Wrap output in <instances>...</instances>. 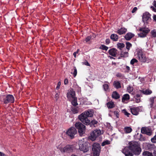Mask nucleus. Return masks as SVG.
Segmentation results:
<instances>
[{"label": "nucleus", "instance_id": "dca6fc26", "mask_svg": "<svg viewBox=\"0 0 156 156\" xmlns=\"http://www.w3.org/2000/svg\"><path fill=\"white\" fill-rule=\"evenodd\" d=\"M109 54L113 56H116V55L118 53L117 51L115 48H112L109 51Z\"/></svg>", "mask_w": 156, "mask_h": 156}, {"label": "nucleus", "instance_id": "aec40b11", "mask_svg": "<svg viewBox=\"0 0 156 156\" xmlns=\"http://www.w3.org/2000/svg\"><path fill=\"white\" fill-rule=\"evenodd\" d=\"M111 39L114 41H118V36L115 34H112L110 37Z\"/></svg>", "mask_w": 156, "mask_h": 156}, {"label": "nucleus", "instance_id": "72a5a7b5", "mask_svg": "<svg viewBox=\"0 0 156 156\" xmlns=\"http://www.w3.org/2000/svg\"><path fill=\"white\" fill-rule=\"evenodd\" d=\"M126 48L129 51L130 48L132 47V44L129 42H126Z\"/></svg>", "mask_w": 156, "mask_h": 156}, {"label": "nucleus", "instance_id": "ddd939ff", "mask_svg": "<svg viewBox=\"0 0 156 156\" xmlns=\"http://www.w3.org/2000/svg\"><path fill=\"white\" fill-rule=\"evenodd\" d=\"M141 132L142 133L151 136L152 133V130L148 127H143L141 129Z\"/></svg>", "mask_w": 156, "mask_h": 156}, {"label": "nucleus", "instance_id": "a878e982", "mask_svg": "<svg viewBox=\"0 0 156 156\" xmlns=\"http://www.w3.org/2000/svg\"><path fill=\"white\" fill-rule=\"evenodd\" d=\"M70 101H71V103L73 105L75 106L78 105L77 102V98L76 97Z\"/></svg>", "mask_w": 156, "mask_h": 156}, {"label": "nucleus", "instance_id": "9d476101", "mask_svg": "<svg viewBox=\"0 0 156 156\" xmlns=\"http://www.w3.org/2000/svg\"><path fill=\"white\" fill-rule=\"evenodd\" d=\"M140 33L138 34L139 37H145L150 31V30L146 28H141L140 29Z\"/></svg>", "mask_w": 156, "mask_h": 156}, {"label": "nucleus", "instance_id": "412c9836", "mask_svg": "<svg viewBox=\"0 0 156 156\" xmlns=\"http://www.w3.org/2000/svg\"><path fill=\"white\" fill-rule=\"evenodd\" d=\"M129 96L128 94H126L123 95L122 99V102L125 103V101L129 100Z\"/></svg>", "mask_w": 156, "mask_h": 156}, {"label": "nucleus", "instance_id": "b1692460", "mask_svg": "<svg viewBox=\"0 0 156 156\" xmlns=\"http://www.w3.org/2000/svg\"><path fill=\"white\" fill-rule=\"evenodd\" d=\"M103 87L104 91H108L109 90V84L105 83L103 85Z\"/></svg>", "mask_w": 156, "mask_h": 156}, {"label": "nucleus", "instance_id": "a18cd8bd", "mask_svg": "<svg viewBox=\"0 0 156 156\" xmlns=\"http://www.w3.org/2000/svg\"><path fill=\"white\" fill-rule=\"evenodd\" d=\"M83 64L86 65V66H90V65L88 63V62H87V60H85L83 62Z\"/></svg>", "mask_w": 156, "mask_h": 156}, {"label": "nucleus", "instance_id": "a19ab883", "mask_svg": "<svg viewBox=\"0 0 156 156\" xmlns=\"http://www.w3.org/2000/svg\"><path fill=\"white\" fill-rule=\"evenodd\" d=\"M139 140L140 141H144L145 140L146 138L143 135H140Z\"/></svg>", "mask_w": 156, "mask_h": 156}, {"label": "nucleus", "instance_id": "7c9ffc66", "mask_svg": "<svg viewBox=\"0 0 156 156\" xmlns=\"http://www.w3.org/2000/svg\"><path fill=\"white\" fill-rule=\"evenodd\" d=\"M140 95L138 94L136 95V96H135L134 97L136 99V101L137 103H139L140 101Z\"/></svg>", "mask_w": 156, "mask_h": 156}, {"label": "nucleus", "instance_id": "6e6d98bb", "mask_svg": "<svg viewBox=\"0 0 156 156\" xmlns=\"http://www.w3.org/2000/svg\"><path fill=\"white\" fill-rule=\"evenodd\" d=\"M126 69L127 70H129V69H130V68H129V66H126Z\"/></svg>", "mask_w": 156, "mask_h": 156}, {"label": "nucleus", "instance_id": "864d4df0", "mask_svg": "<svg viewBox=\"0 0 156 156\" xmlns=\"http://www.w3.org/2000/svg\"><path fill=\"white\" fill-rule=\"evenodd\" d=\"M68 83V80L67 79H66L64 80V83L65 84H66Z\"/></svg>", "mask_w": 156, "mask_h": 156}, {"label": "nucleus", "instance_id": "79ce46f5", "mask_svg": "<svg viewBox=\"0 0 156 156\" xmlns=\"http://www.w3.org/2000/svg\"><path fill=\"white\" fill-rule=\"evenodd\" d=\"M151 142L154 143H156V135L151 139Z\"/></svg>", "mask_w": 156, "mask_h": 156}, {"label": "nucleus", "instance_id": "f704fd0d", "mask_svg": "<svg viewBox=\"0 0 156 156\" xmlns=\"http://www.w3.org/2000/svg\"><path fill=\"white\" fill-rule=\"evenodd\" d=\"M73 69H74V72L73 73H72L73 74L74 77H75L77 75V69L75 67H73Z\"/></svg>", "mask_w": 156, "mask_h": 156}, {"label": "nucleus", "instance_id": "5fc2aeb1", "mask_svg": "<svg viewBox=\"0 0 156 156\" xmlns=\"http://www.w3.org/2000/svg\"><path fill=\"white\" fill-rule=\"evenodd\" d=\"M154 5L156 8V1H154Z\"/></svg>", "mask_w": 156, "mask_h": 156}, {"label": "nucleus", "instance_id": "4468645a", "mask_svg": "<svg viewBox=\"0 0 156 156\" xmlns=\"http://www.w3.org/2000/svg\"><path fill=\"white\" fill-rule=\"evenodd\" d=\"M67 97L69 100L76 98L75 92L72 89L69 90L67 94Z\"/></svg>", "mask_w": 156, "mask_h": 156}, {"label": "nucleus", "instance_id": "4c0bfd02", "mask_svg": "<svg viewBox=\"0 0 156 156\" xmlns=\"http://www.w3.org/2000/svg\"><path fill=\"white\" fill-rule=\"evenodd\" d=\"M72 111L73 113L75 114L78 112V109L77 108L74 107L72 108Z\"/></svg>", "mask_w": 156, "mask_h": 156}, {"label": "nucleus", "instance_id": "f8f14e48", "mask_svg": "<svg viewBox=\"0 0 156 156\" xmlns=\"http://www.w3.org/2000/svg\"><path fill=\"white\" fill-rule=\"evenodd\" d=\"M59 150L61 152H63L69 153L73 150V147L72 145H67L63 148L62 149L59 148Z\"/></svg>", "mask_w": 156, "mask_h": 156}, {"label": "nucleus", "instance_id": "603ef678", "mask_svg": "<svg viewBox=\"0 0 156 156\" xmlns=\"http://www.w3.org/2000/svg\"><path fill=\"white\" fill-rule=\"evenodd\" d=\"M154 20L156 22V15H154L153 16Z\"/></svg>", "mask_w": 156, "mask_h": 156}, {"label": "nucleus", "instance_id": "20e7f679", "mask_svg": "<svg viewBox=\"0 0 156 156\" xmlns=\"http://www.w3.org/2000/svg\"><path fill=\"white\" fill-rule=\"evenodd\" d=\"M136 55L139 60L141 62L145 63L148 60L147 57L145 54L140 50H138L136 51Z\"/></svg>", "mask_w": 156, "mask_h": 156}, {"label": "nucleus", "instance_id": "c03bdc74", "mask_svg": "<svg viewBox=\"0 0 156 156\" xmlns=\"http://www.w3.org/2000/svg\"><path fill=\"white\" fill-rule=\"evenodd\" d=\"M91 38V37L90 36H88L86 39V41L87 42L89 41Z\"/></svg>", "mask_w": 156, "mask_h": 156}, {"label": "nucleus", "instance_id": "58836bf2", "mask_svg": "<svg viewBox=\"0 0 156 156\" xmlns=\"http://www.w3.org/2000/svg\"><path fill=\"white\" fill-rule=\"evenodd\" d=\"M138 61L135 58L132 59L130 61V64L132 65H133L135 63H137Z\"/></svg>", "mask_w": 156, "mask_h": 156}, {"label": "nucleus", "instance_id": "5701e85b", "mask_svg": "<svg viewBox=\"0 0 156 156\" xmlns=\"http://www.w3.org/2000/svg\"><path fill=\"white\" fill-rule=\"evenodd\" d=\"M112 95V98L115 99H117L119 98V95L116 91L113 92Z\"/></svg>", "mask_w": 156, "mask_h": 156}, {"label": "nucleus", "instance_id": "3c124183", "mask_svg": "<svg viewBox=\"0 0 156 156\" xmlns=\"http://www.w3.org/2000/svg\"><path fill=\"white\" fill-rule=\"evenodd\" d=\"M105 42L107 44H108L110 42V40L109 39H106Z\"/></svg>", "mask_w": 156, "mask_h": 156}, {"label": "nucleus", "instance_id": "2f4dec72", "mask_svg": "<svg viewBox=\"0 0 156 156\" xmlns=\"http://www.w3.org/2000/svg\"><path fill=\"white\" fill-rule=\"evenodd\" d=\"M151 36L153 37H156V30L154 29L151 30Z\"/></svg>", "mask_w": 156, "mask_h": 156}, {"label": "nucleus", "instance_id": "49530a36", "mask_svg": "<svg viewBox=\"0 0 156 156\" xmlns=\"http://www.w3.org/2000/svg\"><path fill=\"white\" fill-rule=\"evenodd\" d=\"M60 85H61V83L60 82H59L58 83L57 86V87H56V89L57 90H58L59 88V87H60Z\"/></svg>", "mask_w": 156, "mask_h": 156}, {"label": "nucleus", "instance_id": "09e8293b", "mask_svg": "<svg viewBox=\"0 0 156 156\" xmlns=\"http://www.w3.org/2000/svg\"><path fill=\"white\" fill-rule=\"evenodd\" d=\"M151 8L152 9L153 11L154 12H156V9H155L154 6H151Z\"/></svg>", "mask_w": 156, "mask_h": 156}, {"label": "nucleus", "instance_id": "393cba45", "mask_svg": "<svg viewBox=\"0 0 156 156\" xmlns=\"http://www.w3.org/2000/svg\"><path fill=\"white\" fill-rule=\"evenodd\" d=\"M107 106L108 108H110L114 107L115 105L113 102L110 101L107 104Z\"/></svg>", "mask_w": 156, "mask_h": 156}, {"label": "nucleus", "instance_id": "4d7b16f0", "mask_svg": "<svg viewBox=\"0 0 156 156\" xmlns=\"http://www.w3.org/2000/svg\"><path fill=\"white\" fill-rule=\"evenodd\" d=\"M75 58L76 57V52H74L73 54Z\"/></svg>", "mask_w": 156, "mask_h": 156}, {"label": "nucleus", "instance_id": "423d86ee", "mask_svg": "<svg viewBox=\"0 0 156 156\" xmlns=\"http://www.w3.org/2000/svg\"><path fill=\"white\" fill-rule=\"evenodd\" d=\"M75 127L78 129L80 135L82 136L85 133V126L80 122H77L75 124Z\"/></svg>", "mask_w": 156, "mask_h": 156}, {"label": "nucleus", "instance_id": "6ab92c4d", "mask_svg": "<svg viewBox=\"0 0 156 156\" xmlns=\"http://www.w3.org/2000/svg\"><path fill=\"white\" fill-rule=\"evenodd\" d=\"M134 34L131 33H127L125 36V38L127 40H129L133 36Z\"/></svg>", "mask_w": 156, "mask_h": 156}, {"label": "nucleus", "instance_id": "f3484780", "mask_svg": "<svg viewBox=\"0 0 156 156\" xmlns=\"http://www.w3.org/2000/svg\"><path fill=\"white\" fill-rule=\"evenodd\" d=\"M139 93H142L143 94L146 95L150 94L152 93V91L149 89H146L145 90H140L138 91Z\"/></svg>", "mask_w": 156, "mask_h": 156}, {"label": "nucleus", "instance_id": "8fccbe9b", "mask_svg": "<svg viewBox=\"0 0 156 156\" xmlns=\"http://www.w3.org/2000/svg\"><path fill=\"white\" fill-rule=\"evenodd\" d=\"M153 156H156V147L154 149V152L153 153Z\"/></svg>", "mask_w": 156, "mask_h": 156}, {"label": "nucleus", "instance_id": "bf43d9fd", "mask_svg": "<svg viewBox=\"0 0 156 156\" xmlns=\"http://www.w3.org/2000/svg\"><path fill=\"white\" fill-rule=\"evenodd\" d=\"M79 51V50L78 49L77 50V51L76 52H76V54L77 53H78Z\"/></svg>", "mask_w": 156, "mask_h": 156}, {"label": "nucleus", "instance_id": "13d9d810", "mask_svg": "<svg viewBox=\"0 0 156 156\" xmlns=\"http://www.w3.org/2000/svg\"><path fill=\"white\" fill-rule=\"evenodd\" d=\"M58 96H59V94L58 93H57L55 94V96H56V98L58 97Z\"/></svg>", "mask_w": 156, "mask_h": 156}, {"label": "nucleus", "instance_id": "e433bc0d", "mask_svg": "<svg viewBox=\"0 0 156 156\" xmlns=\"http://www.w3.org/2000/svg\"><path fill=\"white\" fill-rule=\"evenodd\" d=\"M117 45L118 47L119 48H123L125 46L124 44L122 43H118Z\"/></svg>", "mask_w": 156, "mask_h": 156}, {"label": "nucleus", "instance_id": "bb28decb", "mask_svg": "<svg viewBox=\"0 0 156 156\" xmlns=\"http://www.w3.org/2000/svg\"><path fill=\"white\" fill-rule=\"evenodd\" d=\"M155 100H156V98L155 97H151L150 98V104L151 107H152L153 106L154 101Z\"/></svg>", "mask_w": 156, "mask_h": 156}, {"label": "nucleus", "instance_id": "2eb2a0df", "mask_svg": "<svg viewBox=\"0 0 156 156\" xmlns=\"http://www.w3.org/2000/svg\"><path fill=\"white\" fill-rule=\"evenodd\" d=\"M131 111L132 113L135 115H137L139 112L140 111V108H131Z\"/></svg>", "mask_w": 156, "mask_h": 156}, {"label": "nucleus", "instance_id": "7ed1b4c3", "mask_svg": "<svg viewBox=\"0 0 156 156\" xmlns=\"http://www.w3.org/2000/svg\"><path fill=\"white\" fill-rule=\"evenodd\" d=\"M78 144L79 149L83 152H86L89 150L88 144L84 141V139L79 140Z\"/></svg>", "mask_w": 156, "mask_h": 156}, {"label": "nucleus", "instance_id": "a211bd4d", "mask_svg": "<svg viewBox=\"0 0 156 156\" xmlns=\"http://www.w3.org/2000/svg\"><path fill=\"white\" fill-rule=\"evenodd\" d=\"M127 31V29L124 28H122L118 30L116 32L119 35L123 34L125 33Z\"/></svg>", "mask_w": 156, "mask_h": 156}, {"label": "nucleus", "instance_id": "cd10ccee", "mask_svg": "<svg viewBox=\"0 0 156 156\" xmlns=\"http://www.w3.org/2000/svg\"><path fill=\"white\" fill-rule=\"evenodd\" d=\"M132 130V129L129 127H126L124 128L125 132L126 133H130Z\"/></svg>", "mask_w": 156, "mask_h": 156}, {"label": "nucleus", "instance_id": "1a4fd4ad", "mask_svg": "<svg viewBox=\"0 0 156 156\" xmlns=\"http://www.w3.org/2000/svg\"><path fill=\"white\" fill-rule=\"evenodd\" d=\"M77 133L76 129L73 127H72L69 129L66 132V134L70 138L73 139Z\"/></svg>", "mask_w": 156, "mask_h": 156}, {"label": "nucleus", "instance_id": "f257e3e1", "mask_svg": "<svg viewBox=\"0 0 156 156\" xmlns=\"http://www.w3.org/2000/svg\"><path fill=\"white\" fill-rule=\"evenodd\" d=\"M141 150L138 143L132 141L129 143V147H126L122 150V152L125 156H133L132 152L136 155H139Z\"/></svg>", "mask_w": 156, "mask_h": 156}, {"label": "nucleus", "instance_id": "c85d7f7f", "mask_svg": "<svg viewBox=\"0 0 156 156\" xmlns=\"http://www.w3.org/2000/svg\"><path fill=\"white\" fill-rule=\"evenodd\" d=\"M143 154L144 156H153L151 153L147 151H144Z\"/></svg>", "mask_w": 156, "mask_h": 156}, {"label": "nucleus", "instance_id": "39448f33", "mask_svg": "<svg viewBox=\"0 0 156 156\" xmlns=\"http://www.w3.org/2000/svg\"><path fill=\"white\" fill-rule=\"evenodd\" d=\"M100 150V144L97 143H94L92 145V150L93 151L92 156H99Z\"/></svg>", "mask_w": 156, "mask_h": 156}, {"label": "nucleus", "instance_id": "052dcab7", "mask_svg": "<svg viewBox=\"0 0 156 156\" xmlns=\"http://www.w3.org/2000/svg\"><path fill=\"white\" fill-rule=\"evenodd\" d=\"M119 115V114H118V113H117V114H116V116L117 117H118V115Z\"/></svg>", "mask_w": 156, "mask_h": 156}, {"label": "nucleus", "instance_id": "c756f323", "mask_svg": "<svg viewBox=\"0 0 156 156\" xmlns=\"http://www.w3.org/2000/svg\"><path fill=\"white\" fill-rule=\"evenodd\" d=\"M128 53L127 52H122L121 54L122 57H126L128 56Z\"/></svg>", "mask_w": 156, "mask_h": 156}, {"label": "nucleus", "instance_id": "de8ad7c7", "mask_svg": "<svg viewBox=\"0 0 156 156\" xmlns=\"http://www.w3.org/2000/svg\"><path fill=\"white\" fill-rule=\"evenodd\" d=\"M137 10V8L136 7H134L132 11V13H133L135 12Z\"/></svg>", "mask_w": 156, "mask_h": 156}, {"label": "nucleus", "instance_id": "37998d69", "mask_svg": "<svg viewBox=\"0 0 156 156\" xmlns=\"http://www.w3.org/2000/svg\"><path fill=\"white\" fill-rule=\"evenodd\" d=\"M101 48L102 49L106 51L108 49V47L104 45H101Z\"/></svg>", "mask_w": 156, "mask_h": 156}, {"label": "nucleus", "instance_id": "4be33fe9", "mask_svg": "<svg viewBox=\"0 0 156 156\" xmlns=\"http://www.w3.org/2000/svg\"><path fill=\"white\" fill-rule=\"evenodd\" d=\"M113 85L117 89L121 87L120 83L118 81H114Z\"/></svg>", "mask_w": 156, "mask_h": 156}, {"label": "nucleus", "instance_id": "ea45409f", "mask_svg": "<svg viewBox=\"0 0 156 156\" xmlns=\"http://www.w3.org/2000/svg\"><path fill=\"white\" fill-rule=\"evenodd\" d=\"M122 113H123L125 115L129 117L130 114L127 112L125 109H123L122 111Z\"/></svg>", "mask_w": 156, "mask_h": 156}, {"label": "nucleus", "instance_id": "f03ea898", "mask_svg": "<svg viewBox=\"0 0 156 156\" xmlns=\"http://www.w3.org/2000/svg\"><path fill=\"white\" fill-rule=\"evenodd\" d=\"M94 112L91 110H88L82 113L79 116V119L83 124L86 125H89L91 123L93 125L96 124L98 122L95 120H92L91 122L90 120L88 119V117H92L93 115Z\"/></svg>", "mask_w": 156, "mask_h": 156}, {"label": "nucleus", "instance_id": "473e14b6", "mask_svg": "<svg viewBox=\"0 0 156 156\" xmlns=\"http://www.w3.org/2000/svg\"><path fill=\"white\" fill-rule=\"evenodd\" d=\"M110 144V141L108 140H105L101 144V145L104 146L106 145H108Z\"/></svg>", "mask_w": 156, "mask_h": 156}, {"label": "nucleus", "instance_id": "0eeeda50", "mask_svg": "<svg viewBox=\"0 0 156 156\" xmlns=\"http://www.w3.org/2000/svg\"><path fill=\"white\" fill-rule=\"evenodd\" d=\"M101 134V132L100 129L94 130L91 133L90 138L92 141H94Z\"/></svg>", "mask_w": 156, "mask_h": 156}, {"label": "nucleus", "instance_id": "9b49d317", "mask_svg": "<svg viewBox=\"0 0 156 156\" xmlns=\"http://www.w3.org/2000/svg\"><path fill=\"white\" fill-rule=\"evenodd\" d=\"M14 101V97L11 94L8 95L3 99V102L5 104H7L9 103H12Z\"/></svg>", "mask_w": 156, "mask_h": 156}, {"label": "nucleus", "instance_id": "c9c22d12", "mask_svg": "<svg viewBox=\"0 0 156 156\" xmlns=\"http://www.w3.org/2000/svg\"><path fill=\"white\" fill-rule=\"evenodd\" d=\"M127 90L128 92L130 93L132 92L133 90V88L130 86H129L127 88Z\"/></svg>", "mask_w": 156, "mask_h": 156}, {"label": "nucleus", "instance_id": "680f3d73", "mask_svg": "<svg viewBox=\"0 0 156 156\" xmlns=\"http://www.w3.org/2000/svg\"><path fill=\"white\" fill-rule=\"evenodd\" d=\"M72 156H76V155H74V154H72Z\"/></svg>", "mask_w": 156, "mask_h": 156}, {"label": "nucleus", "instance_id": "6e6552de", "mask_svg": "<svg viewBox=\"0 0 156 156\" xmlns=\"http://www.w3.org/2000/svg\"><path fill=\"white\" fill-rule=\"evenodd\" d=\"M151 15L147 12L144 13L143 15V21L144 23H148L151 21Z\"/></svg>", "mask_w": 156, "mask_h": 156}]
</instances>
